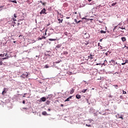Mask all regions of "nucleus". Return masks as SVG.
<instances>
[{
    "label": "nucleus",
    "mask_w": 128,
    "mask_h": 128,
    "mask_svg": "<svg viewBox=\"0 0 128 128\" xmlns=\"http://www.w3.org/2000/svg\"><path fill=\"white\" fill-rule=\"evenodd\" d=\"M28 73L25 72L22 74L20 75V78H28Z\"/></svg>",
    "instance_id": "f257e3e1"
},
{
    "label": "nucleus",
    "mask_w": 128,
    "mask_h": 128,
    "mask_svg": "<svg viewBox=\"0 0 128 128\" xmlns=\"http://www.w3.org/2000/svg\"><path fill=\"white\" fill-rule=\"evenodd\" d=\"M46 10L44 8L40 12V14H46Z\"/></svg>",
    "instance_id": "f03ea898"
},
{
    "label": "nucleus",
    "mask_w": 128,
    "mask_h": 128,
    "mask_svg": "<svg viewBox=\"0 0 128 128\" xmlns=\"http://www.w3.org/2000/svg\"><path fill=\"white\" fill-rule=\"evenodd\" d=\"M110 64H116V61L112 60L111 61H110Z\"/></svg>",
    "instance_id": "7ed1b4c3"
},
{
    "label": "nucleus",
    "mask_w": 128,
    "mask_h": 128,
    "mask_svg": "<svg viewBox=\"0 0 128 128\" xmlns=\"http://www.w3.org/2000/svg\"><path fill=\"white\" fill-rule=\"evenodd\" d=\"M4 94H6V88H4V90L2 92V96H4Z\"/></svg>",
    "instance_id": "20e7f679"
},
{
    "label": "nucleus",
    "mask_w": 128,
    "mask_h": 128,
    "mask_svg": "<svg viewBox=\"0 0 128 128\" xmlns=\"http://www.w3.org/2000/svg\"><path fill=\"white\" fill-rule=\"evenodd\" d=\"M128 64V59H126L124 60V62L122 64V66H124V64Z\"/></svg>",
    "instance_id": "39448f33"
},
{
    "label": "nucleus",
    "mask_w": 128,
    "mask_h": 128,
    "mask_svg": "<svg viewBox=\"0 0 128 128\" xmlns=\"http://www.w3.org/2000/svg\"><path fill=\"white\" fill-rule=\"evenodd\" d=\"M40 100H42V102H46V98L45 97H42L40 98Z\"/></svg>",
    "instance_id": "423d86ee"
},
{
    "label": "nucleus",
    "mask_w": 128,
    "mask_h": 128,
    "mask_svg": "<svg viewBox=\"0 0 128 128\" xmlns=\"http://www.w3.org/2000/svg\"><path fill=\"white\" fill-rule=\"evenodd\" d=\"M121 40H122V42H124L126 40V37L121 38Z\"/></svg>",
    "instance_id": "0eeeda50"
},
{
    "label": "nucleus",
    "mask_w": 128,
    "mask_h": 128,
    "mask_svg": "<svg viewBox=\"0 0 128 128\" xmlns=\"http://www.w3.org/2000/svg\"><path fill=\"white\" fill-rule=\"evenodd\" d=\"M72 98V96H70L69 98H67V99H66L64 102H68L70 101V98Z\"/></svg>",
    "instance_id": "6e6552de"
},
{
    "label": "nucleus",
    "mask_w": 128,
    "mask_h": 128,
    "mask_svg": "<svg viewBox=\"0 0 128 128\" xmlns=\"http://www.w3.org/2000/svg\"><path fill=\"white\" fill-rule=\"evenodd\" d=\"M58 20L59 22V24H60V23L62 22L64 20L63 19L60 20V18H58Z\"/></svg>",
    "instance_id": "1a4fd4ad"
},
{
    "label": "nucleus",
    "mask_w": 128,
    "mask_h": 128,
    "mask_svg": "<svg viewBox=\"0 0 128 128\" xmlns=\"http://www.w3.org/2000/svg\"><path fill=\"white\" fill-rule=\"evenodd\" d=\"M76 98H78V100H80V98H82V97H81L80 95L78 94L76 95Z\"/></svg>",
    "instance_id": "9d476101"
},
{
    "label": "nucleus",
    "mask_w": 128,
    "mask_h": 128,
    "mask_svg": "<svg viewBox=\"0 0 128 128\" xmlns=\"http://www.w3.org/2000/svg\"><path fill=\"white\" fill-rule=\"evenodd\" d=\"M9 2H14V4H17L16 0H10Z\"/></svg>",
    "instance_id": "9b49d317"
},
{
    "label": "nucleus",
    "mask_w": 128,
    "mask_h": 128,
    "mask_svg": "<svg viewBox=\"0 0 128 128\" xmlns=\"http://www.w3.org/2000/svg\"><path fill=\"white\" fill-rule=\"evenodd\" d=\"M88 58H90L91 60L94 59V57H92V55L90 54V56H88Z\"/></svg>",
    "instance_id": "f8f14e48"
},
{
    "label": "nucleus",
    "mask_w": 128,
    "mask_h": 128,
    "mask_svg": "<svg viewBox=\"0 0 128 128\" xmlns=\"http://www.w3.org/2000/svg\"><path fill=\"white\" fill-rule=\"evenodd\" d=\"M49 40H50V42H52V41H54V40H56V38H49L48 39Z\"/></svg>",
    "instance_id": "ddd939ff"
},
{
    "label": "nucleus",
    "mask_w": 128,
    "mask_h": 128,
    "mask_svg": "<svg viewBox=\"0 0 128 128\" xmlns=\"http://www.w3.org/2000/svg\"><path fill=\"white\" fill-rule=\"evenodd\" d=\"M74 92V89H72L70 92V94H72Z\"/></svg>",
    "instance_id": "4468645a"
},
{
    "label": "nucleus",
    "mask_w": 128,
    "mask_h": 128,
    "mask_svg": "<svg viewBox=\"0 0 128 128\" xmlns=\"http://www.w3.org/2000/svg\"><path fill=\"white\" fill-rule=\"evenodd\" d=\"M59 18H64V16L62 14H60Z\"/></svg>",
    "instance_id": "2eb2a0df"
},
{
    "label": "nucleus",
    "mask_w": 128,
    "mask_h": 128,
    "mask_svg": "<svg viewBox=\"0 0 128 128\" xmlns=\"http://www.w3.org/2000/svg\"><path fill=\"white\" fill-rule=\"evenodd\" d=\"M42 114H43V116H46V112L44 111L42 112Z\"/></svg>",
    "instance_id": "dca6fc26"
},
{
    "label": "nucleus",
    "mask_w": 128,
    "mask_h": 128,
    "mask_svg": "<svg viewBox=\"0 0 128 128\" xmlns=\"http://www.w3.org/2000/svg\"><path fill=\"white\" fill-rule=\"evenodd\" d=\"M100 32L101 34H106V32L104 31V30H101Z\"/></svg>",
    "instance_id": "f3484780"
},
{
    "label": "nucleus",
    "mask_w": 128,
    "mask_h": 128,
    "mask_svg": "<svg viewBox=\"0 0 128 128\" xmlns=\"http://www.w3.org/2000/svg\"><path fill=\"white\" fill-rule=\"evenodd\" d=\"M86 90H88V89H84L82 90V92H86Z\"/></svg>",
    "instance_id": "a211bd4d"
},
{
    "label": "nucleus",
    "mask_w": 128,
    "mask_h": 128,
    "mask_svg": "<svg viewBox=\"0 0 128 128\" xmlns=\"http://www.w3.org/2000/svg\"><path fill=\"white\" fill-rule=\"evenodd\" d=\"M56 48H60V44L56 45Z\"/></svg>",
    "instance_id": "6ab92c4d"
},
{
    "label": "nucleus",
    "mask_w": 128,
    "mask_h": 128,
    "mask_svg": "<svg viewBox=\"0 0 128 128\" xmlns=\"http://www.w3.org/2000/svg\"><path fill=\"white\" fill-rule=\"evenodd\" d=\"M116 2H114V3H112V6H116Z\"/></svg>",
    "instance_id": "aec40b11"
},
{
    "label": "nucleus",
    "mask_w": 128,
    "mask_h": 128,
    "mask_svg": "<svg viewBox=\"0 0 128 128\" xmlns=\"http://www.w3.org/2000/svg\"><path fill=\"white\" fill-rule=\"evenodd\" d=\"M46 68H50V66H48V64H46L44 66Z\"/></svg>",
    "instance_id": "412c9836"
},
{
    "label": "nucleus",
    "mask_w": 128,
    "mask_h": 128,
    "mask_svg": "<svg viewBox=\"0 0 128 128\" xmlns=\"http://www.w3.org/2000/svg\"><path fill=\"white\" fill-rule=\"evenodd\" d=\"M114 86H115V88L118 89V85H113Z\"/></svg>",
    "instance_id": "4be33fe9"
},
{
    "label": "nucleus",
    "mask_w": 128,
    "mask_h": 128,
    "mask_svg": "<svg viewBox=\"0 0 128 128\" xmlns=\"http://www.w3.org/2000/svg\"><path fill=\"white\" fill-rule=\"evenodd\" d=\"M5 56H6V58H10V56H8V53L6 54Z\"/></svg>",
    "instance_id": "5701e85b"
},
{
    "label": "nucleus",
    "mask_w": 128,
    "mask_h": 128,
    "mask_svg": "<svg viewBox=\"0 0 128 128\" xmlns=\"http://www.w3.org/2000/svg\"><path fill=\"white\" fill-rule=\"evenodd\" d=\"M42 40H46V36H42Z\"/></svg>",
    "instance_id": "b1692460"
},
{
    "label": "nucleus",
    "mask_w": 128,
    "mask_h": 128,
    "mask_svg": "<svg viewBox=\"0 0 128 128\" xmlns=\"http://www.w3.org/2000/svg\"><path fill=\"white\" fill-rule=\"evenodd\" d=\"M14 16L16 18H18V16H16V14H14Z\"/></svg>",
    "instance_id": "393cba45"
},
{
    "label": "nucleus",
    "mask_w": 128,
    "mask_h": 128,
    "mask_svg": "<svg viewBox=\"0 0 128 128\" xmlns=\"http://www.w3.org/2000/svg\"><path fill=\"white\" fill-rule=\"evenodd\" d=\"M86 126H88V128H90V126H92L91 125H88V124H86Z\"/></svg>",
    "instance_id": "a878e982"
},
{
    "label": "nucleus",
    "mask_w": 128,
    "mask_h": 128,
    "mask_svg": "<svg viewBox=\"0 0 128 128\" xmlns=\"http://www.w3.org/2000/svg\"><path fill=\"white\" fill-rule=\"evenodd\" d=\"M0 56H4V54H0Z\"/></svg>",
    "instance_id": "bb28decb"
},
{
    "label": "nucleus",
    "mask_w": 128,
    "mask_h": 128,
    "mask_svg": "<svg viewBox=\"0 0 128 128\" xmlns=\"http://www.w3.org/2000/svg\"><path fill=\"white\" fill-rule=\"evenodd\" d=\"M42 40V37L38 38V40Z\"/></svg>",
    "instance_id": "cd10ccee"
},
{
    "label": "nucleus",
    "mask_w": 128,
    "mask_h": 128,
    "mask_svg": "<svg viewBox=\"0 0 128 128\" xmlns=\"http://www.w3.org/2000/svg\"><path fill=\"white\" fill-rule=\"evenodd\" d=\"M46 4V2L42 3V6H44Z\"/></svg>",
    "instance_id": "c85d7f7f"
},
{
    "label": "nucleus",
    "mask_w": 128,
    "mask_h": 128,
    "mask_svg": "<svg viewBox=\"0 0 128 128\" xmlns=\"http://www.w3.org/2000/svg\"><path fill=\"white\" fill-rule=\"evenodd\" d=\"M0 66H2V62L0 61Z\"/></svg>",
    "instance_id": "c756f323"
},
{
    "label": "nucleus",
    "mask_w": 128,
    "mask_h": 128,
    "mask_svg": "<svg viewBox=\"0 0 128 128\" xmlns=\"http://www.w3.org/2000/svg\"><path fill=\"white\" fill-rule=\"evenodd\" d=\"M123 94H126V92H125L124 90H123Z\"/></svg>",
    "instance_id": "7c9ffc66"
},
{
    "label": "nucleus",
    "mask_w": 128,
    "mask_h": 128,
    "mask_svg": "<svg viewBox=\"0 0 128 128\" xmlns=\"http://www.w3.org/2000/svg\"><path fill=\"white\" fill-rule=\"evenodd\" d=\"M13 20L14 22H16V18H13Z\"/></svg>",
    "instance_id": "2f4dec72"
},
{
    "label": "nucleus",
    "mask_w": 128,
    "mask_h": 128,
    "mask_svg": "<svg viewBox=\"0 0 128 128\" xmlns=\"http://www.w3.org/2000/svg\"><path fill=\"white\" fill-rule=\"evenodd\" d=\"M22 104H26V101L25 100H23L22 101Z\"/></svg>",
    "instance_id": "473e14b6"
},
{
    "label": "nucleus",
    "mask_w": 128,
    "mask_h": 128,
    "mask_svg": "<svg viewBox=\"0 0 128 128\" xmlns=\"http://www.w3.org/2000/svg\"><path fill=\"white\" fill-rule=\"evenodd\" d=\"M119 118H122V120H124V118H122V116L119 117Z\"/></svg>",
    "instance_id": "72a5a7b5"
},
{
    "label": "nucleus",
    "mask_w": 128,
    "mask_h": 128,
    "mask_svg": "<svg viewBox=\"0 0 128 128\" xmlns=\"http://www.w3.org/2000/svg\"><path fill=\"white\" fill-rule=\"evenodd\" d=\"M74 22H76H76H78V21L76 20V19H74Z\"/></svg>",
    "instance_id": "f704fd0d"
},
{
    "label": "nucleus",
    "mask_w": 128,
    "mask_h": 128,
    "mask_svg": "<svg viewBox=\"0 0 128 128\" xmlns=\"http://www.w3.org/2000/svg\"><path fill=\"white\" fill-rule=\"evenodd\" d=\"M80 22H81L80 20H79V21L76 22V24H80Z\"/></svg>",
    "instance_id": "c9c22d12"
},
{
    "label": "nucleus",
    "mask_w": 128,
    "mask_h": 128,
    "mask_svg": "<svg viewBox=\"0 0 128 128\" xmlns=\"http://www.w3.org/2000/svg\"><path fill=\"white\" fill-rule=\"evenodd\" d=\"M6 58H8L6 57V58H3L2 60H6Z\"/></svg>",
    "instance_id": "e433bc0d"
},
{
    "label": "nucleus",
    "mask_w": 128,
    "mask_h": 128,
    "mask_svg": "<svg viewBox=\"0 0 128 128\" xmlns=\"http://www.w3.org/2000/svg\"><path fill=\"white\" fill-rule=\"evenodd\" d=\"M26 94H24V96H23V98H26V96H25Z\"/></svg>",
    "instance_id": "4c0bfd02"
},
{
    "label": "nucleus",
    "mask_w": 128,
    "mask_h": 128,
    "mask_svg": "<svg viewBox=\"0 0 128 128\" xmlns=\"http://www.w3.org/2000/svg\"><path fill=\"white\" fill-rule=\"evenodd\" d=\"M48 112H50V108H48Z\"/></svg>",
    "instance_id": "58836bf2"
},
{
    "label": "nucleus",
    "mask_w": 128,
    "mask_h": 128,
    "mask_svg": "<svg viewBox=\"0 0 128 128\" xmlns=\"http://www.w3.org/2000/svg\"><path fill=\"white\" fill-rule=\"evenodd\" d=\"M39 2H40V4H42V1L40 0V1Z\"/></svg>",
    "instance_id": "ea45409f"
},
{
    "label": "nucleus",
    "mask_w": 128,
    "mask_h": 128,
    "mask_svg": "<svg viewBox=\"0 0 128 128\" xmlns=\"http://www.w3.org/2000/svg\"><path fill=\"white\" fill-rule=\"evenodd\" d=\"M4 6H0V8H4Z\"/></svg>",
    "instance_id": "a19ab883"
},
{
    "label": "nucleus",
    "mask_w": 128,
    "mask_h": 128,
    "mask_svg": "<svg viewBox=\"0 0 128 128\" xmlns=\"http://www.w3.org/2000/svg\"><path fill=\"white\" fill-rule=\"evenodd\" d=\"M82 20H86V18H82Z\"/></svg>",
    "instance_id": "79ce46f5"
},
{
    "label": "nucleus",
    "mask_w": 128,
    "mask_h": 128,
    "mask_svg": "<svg viewBox=\"0 0 128 128\" xmlns=\"http://www.w3.org/2000/svg\"><path fill=\"white\" fill-rule=\"evenodd\" d=\"M121 29H122V30H124V27H122V28H121Z\"/></svg>",
    "instance_id": "37998d69"
},
{
    "label": "nucleus",
    "mask_w": 128,
    "mask_h": 128,
    "mask_svg": "<svg viewBox=\"0 0 128 128\" xmlns=\"http://www.w3.org/2000/svg\"><path fill=\"white\" fill-rule=\"evenodd\" d=\"M65 54H68V52H64Z\"/></svg>",
    "instance_id": "c03bdc74"
},
{
    "label": "nucleus",
    "mask_w": 128,
    "mask_h": 128,
    "mask_svg": "<svg viewBox=\"0 0 128 128\" xmlns=\"http://www.w3.org/2000/svg\"><path fill=\"white\" fill-rule=\"evenodd\" d=\"M60 106H64V104H60Z\"/></svg>",
    "instance_id": "a18cd8bd"
},
{
    "label": "nucleus",
    "mask_w": 128,
    "mask_h": 128,
    "mask_svg": "<svg viewBox=\"0 0 128 128\" xmlns=\"http://www.w3.org/2000/svg\"><path fill=\"white\" fill-rule=\"evenodd\" d=\"M66 18L67 20H68V18H70V17H66Z\"/></svg>",
    "instance_id": "49530a36"
},
{
    "label": "nucleus",
    "mask_w": 128,
    "mask_h": 128,
    "mask_svg": "<svg viewBox=\"0 0 128 128\" xmlns=\"http://www.w3.org/2000/svg\"><path fill=\"white\" fill-rule=\"evenodd\" d=\"M88 0V2H92V0Z\"/></svg>",
    "instance_id": "de8ad7c7"
},
{
    "label": "nucleus",
    "mask_w": 128,
    "mask_h": 128,
    "mask_svg": "<svg viewBox=\"0 0 128 128\" xmlns=\"http://www.w3.org/2000/svg\"><path fill=\"white\" fill-rule=\"evenodd\" d=\"M108 52H106V56H108Z\"/></svg>",
    "instance_id": "09e8293b"
},
{
    "label": "nucleus",
    "mask_w": 128,
    "mask_h": 128,
    "mask_svg": "<svg viewBox=\"0 0 128 128\" xmlns=\"http://www.w3.org/2000/svg\"><path fill=\"white\" fill-rule=\"evenodd\" d=\"M18 26H20V23L18 24Z\"/></svg>",
    "instance_id": "8fccbe9b"
},
{
    "label": "nucleus",
    "mask_w": 128,
    "mask_h": 128,
    "mask_svg": "<svg viewBox=\"0 0 128 128\" xmlns=\"http://www.w3.org/2000/svg\"><path fill=\"white\" fill-rule=\"evenodd\" d=\"M102 39L100 40V42H102Z\"/></svg>",
    "instance_id": "3c124183"
},
{
    "label": "nucleus",
    "mask_w": 128,
    "mask_h": 128,
    "mask_svg": "<svg viewBox=\"0 0 128 128\" xmlns=\"http://www.w3.org/2000/svg\"><path fill=\"white\" fill-rule=\"evenodd\" d=\"M44 36H46V33H45V34H44Z\"/></svg>",
    "instance_id": "603ef678"
},
{
    "label": "nucleus",
    "mask_w": 128,
    "mask_h": 128,
    "mask_svg": "<svg viewBox=\"0 0 128 128\" xmlns=\"http://www.w3.org/2000/svg\"><path fill=\"white\" fill-rule=\"evenodd\" d=\"M48 26H50V24H48Z\"/></svg>",
    "instance_id": "864d4df0"
},
{
    "label": "nucleus",
    "mask_w": 128,
    "mask_h": 128,
    "mask_svg": "<svg viewBox=\"0 0 128 128\" xmlns=\"http://www.w3.org/2000/svg\"><path fill=\"white\" fill-rule=\"evenodd\" d=\"M13 26L14 27V25H13Z\"/></svg>",
    "instance_id": "5fc2aeb1"
},
{
    "label": "nucleus",
    "mask_w": 128,
    "mask_h": 128,
    "mask_svg": "<svg viewBox=\"0 0 128 128\" xmlns=\"http://www.w3.org/2000/svg\"><path fill=\"white\" fill-rule=\"evenodd\" d=\"M14 42H16V41H14Z\"/></svg>",
    "instance_id": "6e6d98bb"
},
{
    "label": "nucleus",
    "mask_w": 128,
    "mask_h": 128,
    "mask_svg": "<svg viewBox=\"0 0 128 128\" xmlns=\"http://www.w3.org/2000/svg\"><path fill=\"white\" fill-rule=\"evenodd\" d=\"M127 22H128V20H127Z\"/></svg>",
    "instance_id": "4d7b16f0"
},
{
    "label": "nucleus",
    "mask_w": 128,
    "mask_h": 128,
    "mask_svg": "<svg viewBox=\"0 0 128 128\" xmlns=\"http://www.w3.org/2000/svg\"><path fill=\"white\" fill-rule=\"evenodd\" d=\"M92 90H94V88H92Z\"/></svg>",
    "instance_id": "13d9d810"
},
{
    "label": "nucleus",
    "mask_w": 128,
    "mask_h": 128,
    "mask_svg": "<svg viewBox=\"0 0 128 128\" xmlns=\"http://www.w3.org/2000/svg\"><path fill=\"white\" fill-rule=\"evenodd\" d=\"M14 24H16V22H14Z\"/></svg>",
    "instance_id": "bf43d9fd"
},
{
    "label": "nucleus",
    "mask_w": 128,
    "mask_h": 128,
    "mask_svg": "<svg viewBox=\"0 0 128 128\" xmlns=\"http://www.w3.org/2000/svg\"><path fill=\"white\" fill-rule=\"evenodd\" d=\"M75 14H76V12H75Z\"/></svg>",
    "instance_id": "052dcab7"
}]
</instances>
